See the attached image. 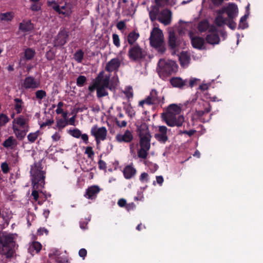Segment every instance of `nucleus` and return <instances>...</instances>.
<instances>
[{
    "mask_svg": "<svg viewBox=\"0 0 263 263\" xmlns=\"http://www.w3.org/2000/svg\"><path fill=\"white\" fill-rule=\"evenodd\" d=\"M39 133H30L27 136L28 140L31 143L34 142L39 136Z\"/></svg>",
    "mask_w": 263,
    "mask_h": 263,
    "instance_id": "nucleus-45",
    "label": "nucleus"
},
{
    "mask_svg": "<svg viewBox=\"0 0 263 263\" xmlns=\"http://www.w3.org/2000/svg\"><path fill=\"white\" fill-rule=\"evenodd\" d=\"M14 16L12 12H7L0 14V22H8L11 21Z\"/></svg>",
    "mask_w": 263,
    "mask_h": 263,
    "instance_id": "nucleus-26",
    "label": "nucleus"
},
{
    "mask_svg": "<svg viewBox=\"0 0 263 263\" xmlns=\"http://www.w3.org/2000/svg\"><path fill=\"white\" fill-rule=\"evenodd\" d=\"M160 22L166 26L171 24L172 21V12L168 9H164L158 15Z\"/></svg>",
    "mask_w": 263,
    "mask_h": 263,
    "instance_id": "nucleus-14",
    "label": "nucleus"
},
{
    "mask_svg": "<svg viewBox=\"0 0 263 263\" xmlns=\"http://www.w3.org/2000/svg\"><path fill=\"white\" fill-rule=\"evenodd\" d=\"M84 52L82 50L77 51L73 55V58L78 63H81L84 58Z\"/></svg>",
    "mask_w": 263,
    "mask_h": 263,
    "instance_id": "nucleus-34",
    "label": "nucleus"
},
{
    "mask_svg": "<svg viewBox=\"0 0 263 263\" xmlns=\"http://www.w3.org/2000/svg\"><path fill=\"white\" fill-rule=\"evenodd\" d=\"M199 81V79L195 78H191V79H190V80H187V82H189V86L192 87L197 85V82Z\"/></svg>",
    "mask_w": 263,
    "mask_h": 263,
    "instance_id": "nucleus-53",
    "label": "nucleus"
},
{
    "mask_svg": "<svg viewBox=\"0 0 263 263\" xmlns=\"http://www.w3.org/2000/svg\"><path fill=\"white\" fill-rule=\"evenodd\" d=\"M112 40L114 44L117 47L120 46V42L119 35L117 34H112Z\"/></svg>",
    "mask_w": 263,
    "mask_h": 263,
    "instance_id": "nucleus-48",
    "label": "nucleus"
},
{
    "mask_svg": "<svg viewBox=\"0 0 263 263\" xmlns=\"http://www.w3.org/2000/svg\"><path fill=\"white\" fill-rule=\"evenodd\" d=\"M181 110V106L171 104L166 111L162 114V118L170 126H180L184 122V117L180 115Z\"/></svg>",
    "mask_w": 263,
    "mask_h": 263,
    "instance_id": "nucleus-2",
    "label": "nucleus"
},
{
    "mask_svg": "<svg viewBox=\"0 0 263 263\" xmlns=\"http://www.w3.org/2000/svg\"><path fill=\"white\" fill-rule=\"evenodd\" d=\"M137 173L136 169L133 166V164L126 165L123 170L124 177L126 179L133 178Z\"/></svg>",
    "mask_w": 263,
    "mask_h": 263,
    "instance_id": "nucleus-17",
    "label": "nucleus"
},
{
    "mask_svg": "<svg viewBox=\"0 0 263 263\" xmlns=\"http://www.w3.org/2000/svg\"><path fill=\"white\" fill-rule=\"evenodd\" d=\"M159 9L157 7H155L153 8L152 10L149 12V17L152 21H155L158 18Z\"/></svg>",
    "mask_w": 263,
    "mask_h": 263,
    "instance_id": "nucleus-35",
    "label": "nucleus"
},
{
    "mask_svg": "<svg viewBox=\"0 0 263 263\" xmlns=\"http://www.w3.org/2000/svg\"><path fill=\"white\" fill-rule=\"evenodd\" d=\"M40 81L32 77H27L24 80L22 87L25 89H35L40 87Z\"/></svg>",
    "mask_w": 263,
    "mask_h": 263,
    "instance_id": "nucleus-11",
    "label": "nucleus"
},
{
    "mask_svg": "<svg viewBox=\"0 0 263 263\" xmlns=\"http://www.w3.org/2000/svg\"><path fill=\"white\" fill-rule=\"evenodd\" d=\"M222 13L226 12L229 18L234 19L238 14V9L236 5L234 3H230L225 7H223L222 10Z\"/></svg>",
    "mask_w": 263,
    "mask_h": 263,
    "instance_id": "nucleus-12",
    "label": "nucleus"
},
{
    "mask_svg": "<svg viewBox=\"0 0 263 263\" xmlns=\"http://www.w3.org/2000/svg\"><path fill=\"white\" fill-rule=\"evenodd\" d=\"M148 175L147 173H142L140 177H139V180L141 182H147L148 181Z\"/></svg>",
    "mask_w": 263,
    "mask_h": 263,
    "instance_id": "nucleus-58",
    "label": "nucleus"
},
{
    "mask_svg": "<svg viewBox=\"0 0 263 263\" xmlns=\"http://www.w3.org/2000/svg\"><path fill=\"white\" fill-rule=\"evenodd\" d=\"M48 230L45 228H40L37 230V235H43L44 233H45L46 235L48 234Z\"/></svg>",
    "mask_w": 263,
    "mask_h": 263,
    "instance_id": "nucleus-60",
    "label": "nucleus"
},
{
    "mask_svg": "<svg viewBox=\"0 0 263 263\" xmlns=\"http://www.w3.org/2000/svg\"><path fill=\"white\" fill-rule=\"evenodd\" d=\"M68 124V122L67 120L65 119H60L57 121V126L58 127L59 129H62L64 127H65Z\"/></svg>",
    "mask_w": 263,
    "mask_h": 263,
    "instance_id": "nucleus-46",
    "label": "nucleus"
},
{
    "mask_svg": "<svg viewBox=\"0 0 263 263\" xmlns=\"http://www.w3.org/2000/svg\"><path fill=\"white\" fill-rule=\"evenodd\" d=\"M179 59L181 65L183 67H186L190 63V57L186 52H182L179 56Z\"/></svg>",
    "mask_w": 263,
    "mask_h": 263,
    "instance_id": "nucleus-25",
    "label": "nucleus"
},
{
    "mask_svg": "<svg viewBox=\"0 0 263 263\" xmlns=\"http://www.w3.org/2000/svg\"><path fill=\"white\" fill-rule=\"evenodd\" d=\"M17 140L12 136L9 137L3 143L4 147L7 149H13L17 146Z\"/></svg>",
    "mask_w": 263,
    "mask_h": 263,
    "instance_id": "nucleus-22",
    "label": "nucleus"
},
{
    "mask_svg": "<svg viewBox=\"0 0 263 263\" xmlns=\"http://www.w3.org/2000/svg\"><path fill=\"white\" fill-rule=\"evenodd\" d=\"M226 24H227L229 27L232 30L235 29L236 27V24L233 21V19L228 18Z\"/></svg>",
    "mask_w": 263,
    "mask_h": 263,
    "instance_id": "nucleus-49",
    "label": "nucleus"
},
{
    "mask_svg": "<svg viewBox=\"0 0 263 263\" xmlns=\"http://www.w3.org/2000/svg\"><path fill=\"white\" fill-rule=\"evenodd\" d=\"M139 36V34L138 33L136 32L135 31H133L130 32L127 37L128 42L129 44L132 45H134L133 44L136 42V41L138 39Z\"/></svg>",
    "mask_w": 263,
    "mask_h": 263,
    "instance_id": "nucleus-30",
    "label": "nucleus"
},
{
    "mask_svg": "<svg viewBox=\"0 0 263 263\" xmlns=\"http://www.w3.org/2000/svg\"><path fill=\"white\" fill-rule=\"evenodd\" d=\"M223 13L221 10L219 11L218 15L215 20L216 24L219 26H221L227 23L228 18H225L222 16Z\"/></svg>",
    "mask_w": 263,
    "mask_h": 263,
    "instance_id": "nucleus-31",
    "label": "nucleus"
},
{
    "mask_svg": "<svg viewBox=\"0 0 263 263\" xmlns=\"http://www.w3.org/2000/svg\"><path fill=\"white\" fill-rule=\"evenodd\" d=\"M32 247L36 251V253H39L42 249V245L40 242L35 241L32 244Z\"/></svg>",
    "mask_w": 263,
    "mask_h": 263,
    "instance_id": "nucleus-55",
    "label": "nucleus"
},
{
    "mask_svg": "<svg viewBox=\"0 0 263 263\" xmlns=\"http://www.w3.org/2000/svg\"><path fill=\"white\" fill-rule=\"evenodd\" d=\"M79 255L81 257L83 258V259H84L87 255L86 250L84 248L81 249L79 251Z\"/></svg>",
    "mask_w": 263,
    "mask_h": 263,
    "instance_id": "nucleus-61",
    "label": "nucleus"
},
{
    "mask_svg": "<svg viewBox=\"0 0 263 263\" xmlns=\"http://www.w3.org/2000/svg\"><path fill=\"white\" fill-rule=\"evenodd\" d=\"M149 150H146V149L140 147V148L138 151V157L142 159H146L147 158L148 153L147 152Z\"/></svg>",
    "mask_w": 263,
    "mask_h": 263,
    "instance_id": "nucleus-38",
    "label": "nucleus"
},
{
    "mask_svg": "<svg viewBox=\"0 0 263 263\" xmlns=\"http://www.w3.org/2000/svg\"><path fill=\"white\" fill-rule=\"evenodd\" d=\"M120 65L119 59L115 58L111 60L106 66V70L108 71H113L118 69Z\"/></svg>",
    "mask_w": 263,
    "mask_h": 263,
    "instance_id": "nucleus-20",
    "label": "nucleus"
},
{
    "mask_svg": "<svg viewBox=\"0 0 263 263\" xmlns=\"http://www.w3.org/2000/svg\"><path fill=\"white\" fill-rule=\"evenodd\" d=\"M125 27V23L124 21H120L117 25V27L119 30L123 29Z\"/></svg>",
    "mask_w": 263,
    "mask_h": 263,
    "instance_id": "nucleus-63",
    "label": "nucleus"
},
{
    "mask_svg": "<svg viewBox=\"0 0 263 263\" xmlns=\"http://www.w3.org/2000/svg\"><path fill=\"white\" fill-rule=\"evenodd\" d=\"M196 100V98H192L191 100L190 99L184 103V105L186 107L192 108L195 104Z\"/></svg>",
    "mask_w": 263,
    "mask_h": 263,
    "instance_id": "nucleus-51",
    "label": "nucleus"
},
{
    "mask_svg": "<svg viewBox=\"0 0 263 263\" xmlns=\"http://www.w3.org/2000/svg\"><path fill=\"white\" fill-rule=\"evenodd\" d=\"M211 110V106L209 103L203 101H200L195 107L194 115L197 118H200L205 114L209 113Z\"/></svg>",
    "mask_w": 263,
    "mask_h": 263,
    "instance_id": "nucleus-9",
    "label": "nucleus"
},
{
    "mask_svg": "<svg viewBox=\"0 0 263 263\" xmlns=\"http://www.w3.org/2000/svg\"><path fill=\"white\" fill-rule=\"evenodd\" d=\"M8 121L9 118L6 115L4 114L0 115V125L5 124L6 123L8 122Z\"/></svg>",
    "mask_w": 263,
    "mask_h": 263,
    "instance_id": "nucleus-50",
    "label": "nucleus"
},
{
    "mask_svg": "<svg viewBox=\"0 0 263 263\" xmlns=\"http://www.w3.org/2000/svg\"><path fill=\"white\" fill-rule=\"evenodd\" d=\"M60 255L59 251L56 249H54L51 251V252L49 253L48 256L50 258H52L55 256V258L58 257L57 256Z\"/></svg>",
    "mask_w": 263,
    "mask_h": 263,
    "instance_id": "nucleus-57",
    "label": "nucleus"
},
{
    "mask_svg": "<svg viewBox=\"0 0 263 263\" xmlns=\"http://www.w3.org/2000/svg\"><path fill=\"white\" fill-rule=\"evenodd\" d=\"M116 139L119 143H129L133 140V136L132 133H119Z\"/></svg>",
    "mask_w": 263,
    "mask_h": 263,
    "instance_id": "nucleus-16",
    "label": "nucleus"
},
{
    "mask_svg": "<svg viewBox=\"0 0 263 263\" xmlns=\"http://www.w3.org/2000/svg\"><path fill=\"white\" fill-rule=\"evenodd\" d=\"M145 164L149 168L152 173L155 172L159 168L157 164L149 162L148 163L145 162Z\"/></svg>",
    "mask_w": 263,
    "mask_h": 263,
    "instance_id": "nucleus-43",
    "label": "nucleus"
},
{
    "mask_svg": "<svg viewBox=\"0 0 263 263\" xmlns=\"http://www.w3.org/2000/svg\"><path fill=\"white\" fill-rule=\"evenodd\" d=\"M99 168L101 170L106 171L107 168L106 163L103 160L100 159L98 162Z\"/></svg>",
    "mask_w": 263,
    "mask_h": 263,
    "instance_id": "nucleus-56",
    "label": "nucleus"
},
{
    "mask_svg": "<svg viewBox=\"0 0 263 263\" xmlns=\"http://www.w3.org/2000/svg\"><path fill=\"white\" fill-rule=\"evenodd\" d=\"M1 168L3 172L5 174H7L9 171V167L7 162H5L2 163L1 164Z\"/></svg>",
    "mask_w": 263,
    "mask_h": 263,
    "instance_id": "nucleus-54",
    "label": "nucleus"
},
{
    "mask_svg": "<svg viewBox=\"0 0 263 263\" xmlns=\"http://www.w3.org/2000/svg\"><path fill=\"white\" fill-rule=\"evenodd\" d=\"M15 245L12 234L3 233L0 235V254L5 255L7 258L13 256Z\"/></svg>",
    "mask_w": 263,
    "mask_h": 263,
    "instance_id": "nucleus-3",
    "label": "nucleus"
},
{
    "mask_svg": "<svg viewBox=\"0 0 263 263\" xmlns=\"http://www.w3.org/2000/svg\"><path fill=\"white\" fill-rule=\"evenodd\" d=\"M191 37L192 44L194 48L199 49L203 48L204 40L203 38L200 37Z\"/></svg>",
    "mask_w": 263,
    "mask_h": 263,
    "instance_id": "nucleus-23",
    "label": "nucleus"
},
{
    "mask_svg": "<svg viewBox=\"0 0 263 263\" xmlns=\"http://www.w3.org/2000/svg\"><path fill=\"white\" fill-rule=\"evenodd\" d=\"M170 83L174 87L181 88L187 85V80H183L179 77H174L170 80Z\"/></svg>",
    "mask_w": 263,
    "mask_h": 263,
    "instance_id": "nucleus-21",
    "label": "nucleus"
},
{
    "mask_svg": "<svg viewBox=\"0 0 263 263\" xmlns=\"http://www.w3.org/2000/svg\"><path fill=\"white\" fill-rule=\"evenodd\" d=\"M123 93L125 95L127 99L132 98L133 96V93L132 88L130 87H126L124 90L123 91Z\"/></svg>",
    "mask_w": 263,
    "mask_h": 263,
    "instance_id": "nucleus-41",
    "label": "nucleus"
},
{
    "mask_svg": "<svg viewBox=\"0 0 263 263\" xmlns=\"http://www.w3.org/2000/svg\"><path fill=\"white\" fill-rule=\"evenodd\" d=\"M43 167L39 163H34L31 166L30 175L33 190L31 195L35 201L39 198L37 190L42 189L45 184V173L42 170Z\"/></svg>",
    "mask_w": 263,
    "mask_h": 263,
    "instance_id": "nucleus-1",
    "label": "nucleus"
},
{
    "mask_svg": "<svg viewBox=\"0 0 263 263\" xmlns=\"http://www.w3.org/2000/svg\"><path fill=\"white\" fill-rule=\"evenodd\" d=\"M27 120L22 117H20L14 120L13 122V128L14 132H25L28 130Z\"/></svg>",
    "mask_w": 263,
    "mask_h": 263,
    "instance_id": "nucleus-10",
    "label": "nucleus"
},
{
    "mask_svg": "<svg viewBox=\"0 0 263 263\" xmlns=\"http://www.w3.org/2000/svg\"><path fill=\"white\" fill-rule=\"evenodd\" d=\"M109 79L110 76H103L101 73L97 78V94L98 97L101 98L108 95L107 89L109 88L111 90L112 87H115L118 85L119 82L118 78H113V79L115 80V83L111 84V86L109 85Z\"/></svg>",
    "mask_w": 263,
    "mask_h": 263,
    "instance_id": "nucleus-4",
    "label": "nucleus"
},
{
    "mask_svg": "<svg viewBox=\"0 0 263 263\" xmlns=\"http://www.w3.org/2000/svg\"><path fill=\"white\" fill-rule=\"evenodd\" d=\"M209 26V23L206 21H202L199 23V31L200 32H204L208 28Z\"/></svg>",
    "mask_w": 263,
    "mask_h": 263,
    "instance_id": "nucleus-37",
    "label": "nucleus"
},
{
    "mask_svg": "<svg viewBox=\"0 0 263 263\" xmlns=\"http://www.w3.org/2000/svg\"><path fill=\"white\" fill-rule=\"evenodd\" d=\"M35 54V51L32 49L28 48L25 51V58L26 60L32 59Z\"/></svg>",
    "mask_w": 263,
    "mask_h": 263,
    "instance_id": "nucleus-36",
    "label": "nucleus"
},
{
    "mask_svg": "<svg viewBox=\"0 0 263 263\" xmlns=\"http://www.w3.org/2000/svg\"><path fill=\"white\" fill-rule=\"evenodd\" d=\"M151 45L158 52L163 53L165 50L164 38L162 31L158 27H155L151 32L149 37Z\"/></svg>",
    "mask_w": 263,
    "mask_h": 263,
    "instance_id": "nucleus-6",
    "label": "nucleus"
},
{
    "mask_svg": "<svg viewBox=\"0 0 263 263\" xmlns=\"http://www.w3.org/2000/svg\"><path fill=\"white\" fill-rule=\"evenodd\" d=\"M91 135L95 138L97 144L98 145L101 141L106 139L107 133H91Z\"/></svg>",
    "mask_w": 263,
    "mask_h": 263,
    "instance_id": "nucleus-28",
    "label": "nucleus"
},
{
    "mask_svg": "<svg viewBox=\"0 0 263 263\" xmlns=\"http://www.w3.org/2000/svg\"><path fill=\"white\" fill-rule=\"evenodd\" d=\"M206 42L212 45L218 44L220 39L217 31H212L209 32L206 37Z\"/></svg>",
    "mask_w": 263,
    "mask_h": 263,
    "instance_id": "nucleus-18",
    "label": "nucleus"
},
{
    "mask_svg": "<svg viewBox=\"0 0 263 263\" xmlns=\"http://www.w3.org/2000/svg\"><path fill=\"white\" fill-rule=\"evenodd\" d=\"M128 55L129 59L132 61H139L145 57L144 51L138 45L130 46Z\"/></svg>",
    "mask_w": 263,
    "mask_h": 263,
    "instance_id": "nucleus-7",
    "label": "nucleus"
},
{
    "mask_svg": "<svg viewBox=\"0 0 263 263\" xmlns=\"http://www.w3.org/2000/svg\"><path fill=\"white\" fill-rule=\"evenodd\" d=\"M86 81V78L84 76H79L77 80V84L78 86L82 87L83 86Z\"/></svg>",
    "mask_w": 263,
    "mask_h": 263,
    "instance_id": "nucleus-44",
    "label": "nucleus"
},
{
    "mask_svg": "<svg viewBox=\"0 0 263 263\" xmlns=\"http://www.w3.org/2000/svg\"><path fill=\"white\" fill-rule=\"evenodd\" d=\"M248 17V12L245 14L243 16L240 18L238 28L244 29L248 27L249 25L247 22V20Z\"/></svg>",
    "mask_w": 263,
    "mask_h": 263,
    "instance_id": "nucleus-32",
    "label": "nucleus"
},
{
    "mask_svg": "<svg viewBox=\"0 0 263 263\" xmlns=\"http://www.w3.org/2000/svg\"><path fill=\"white\" fill-rule=\"evenodd\" d=\"M156 139L161 143H164L167 140L168 138L166 135V133H160L155 134Z\"/></svg>",
    "mask_w": 263,
    "mask_h": 263,
    "instance_id": "nucleus-33",
    "label": "nucleus"
},
{
    "mask_svg": "<svg viewBox=\"0 0 263 263\" xmlns=\"http://www.w3.org/2000/svg\"><path fill=\"white\" fill-rule=\"evenodd\" d=\"M163 97L162 99L158 96L157 92L155 90H152L149 95L144 100L139 102V105L143 107L144 104L151 105L154 104L163 103Z\"/></svg>",
    "mask_w": 263,
    "mask_h": 263,
    "instance_id": "nucleus-8",
    "label": "nucleus"
},
{
    "mask_svg": "<svg viewBox=\"0 0 263 263\" xmlns=\"http://www.w3.org/2000/svg\"><path fill=\"white\" fill-rule=\"evenodd\" d=\"M47 5L48 6L52 7L57 12L59 10L60 5H59L55 1H48Z\"/></svg>",
    "mask_w": 263,
    "mask_h": 263,
    "instance_id": "nucleus-40",
    "label": "nucleus"
},
{
    "mask_svg": "<svg viewBox=\"0 0 263 263\" xmlns=\"http://www.w3.org/2000/svg\"><path fill=\"white\" fill-rule=\"evenodd\" d=\"M178 69V66L174 61L168 59H160L158 64L157 69L158 74L162 79L176 72Z\"/></svg>",
    "mask_w": 263,
    "mask_h": 263,
    "instance_id": "nucleus-5",
    "label": "nucleus"
},
{
    "mask_svg": "<svg viewBox=\"0 0 263 263\" xmlns=\"http://www.w3.org/2000/svg\"><path fill=\"white\" fill-rule=\"evenodd\" d=\"M46 96V93L43 90H39L35 92V97L37 99L41 100Z\"/></svg>",
    "mask_w": 263,
    "mask_h": 263,
    "instance_id": "nucleus-42",
    "label": "nucleus"
},
{
    "mask_svg": "<svg viewBox=\"0 0 263 263\" xmlns=\"http://www.w3.org/2000/svg\"><path fill=\"white\" fill-rule=\"evenodd\" d=\"M54 259L57 263H69L68 259L65 257H58L54 258Z\"/></svg>",
    "mask_w": 263,
    "mask_h": 263,
    "instance_id": "nucleus-59",
    "label": "nucleus"
},
{
    "mask_svg": "<svg viewBox=\"0 0 263 263\" xmlns=\"http://www.w3.org/2000/svg\"><path fill=\"white\" fill-rule=\"evenodd\" d=\"M85 153L87 155L89 158L91 159L94 156V152L91 146H88L86 148Z\"/></svg>",
    "mask_w": 263,
    "mask_h": 263,
    "instance_id": "nucleus-47",
    "label": "nucleus"
},
{
    "mask_svg": "<svg viewBox=\"0 0 263 263\" xmlns=\"http://www.w3.org/2000/svg\"><path fill=\"white\" fill-rule=\"evenodd\" d=\"M101 189L98 185H92L87 188L84 196L89 199H94L97 197Z\"/></svg>",
    "mask_w": 263,
    "mask_h": 263,
    "instance_id": "nucleus-15",
    "label": "nucleus"
},
{
    "mask_svg": "<svg viewBox=\"0 0 263 263\" xmlns=\"http://www.w3.org/2000/svg\"><path fill=\"white\" fill-rule=\"evenodd\" d=\"M178 41L173 31L169 32V45L172 48H175L178 46Z\"/></svg>",
    "mask_w": 263,
    "mask_h": 263,
    "instance_id": "nucleus-29",
    "label": "nucleus"
},
{
    "mask_svg": "<svg viewBox=\"0 0 263 263\" xmlns=\"http://www.w3.org/2000/svg\"><path fill=\"white\" fill-rule=\"evenodd\" d=\"M156 4L160 7H163L170 4V0H155Z\"/></svg>",
    "mask_w": 263,
    "mask_h": 263,
    "instance_id": "nucleus-52",
    "label": "nucleus"
},
{
    "mask_svg": "<svg viewBox=\"0 0 263 263\" xmlns=\"http://www.w3.org/2000/svg\"><path fill=\"white\" fill-rule=\"evenodd\" d=\"M135 207V205L133 202L126 204L125 208L127 211H130L134 210Z\"/></svg>",
    "mask_w": 263,
    "mask_h": 263,
    "instance_id": "nucleus-64",
    "label": "nucleus"
},
{
    "mask_svg": "<svg viewBox=\"0 0 263 263\" xmlns=\"http://www.w3.org/2000/svg\"><path fill=\"white\" fill-rule=\"evenodd\" d=\"M118 204L119 206L123 208L125 207L126 204V201L123 198L120 199L118 201Z\"/></svg>",
    "mask_w": 263,
    "mask_h": 263,
    "instance_id": "nucleus-62",
    "label": "nucleus"
},
{
    "mask_svg": "<svg viewBox=\"0 0 263 263\" xmlns=\"http://www.w3.org/2000/svg\"><path fill=\"white\" fill-rule=\"evenodd\" d=\"M72 12V5L70 3H65L63 6L59 7V10L58 12L63 14L66 16L69 15Z\"/></svg>",
    "mask_w": 263,
    "mask_h": 263,
    "instance_id": "nucleus-24",
    "label": "nucleus"
},
{
    "mask_svg": "<svg viewBox=\"0 0 263 263\" xmlns=\"http://www.w3.org/2000/svg\"><path fill=\"white\" fill-rule=\"evenodd\" d=\"M16 104L15 105V109L17 113L19 114L20 113L22 110V100L19 99H15L14 100Z\"/></svg>",
    "mask_w": 263,
    "mask_h": 263,
    "instance_id": "nucleus-39",
    "label": "nucleus"
},
{
    "mask_svg": "<svg viewBox=\"0 0 263 263\" xmlns=\"http://www.w3.org/2000/svg\"><path fill=\"white\" fill-rule=\"evenodd\" d=\"M33 28V25L29 21H23L20 24V30L23 31H28Z\"/></svg>",
    "mask_w": 263,
    "mask_h": 263,
    "instance_id": "nucleus-27",
    "label": "nucleus"
},
{
    "mask_svg": "<svg viewBox=\"0 0 263 263\" xmlns=\"http://www.w3.org/2000/svg\"><path fill=\"white\" fill-rule=\"evenodd\" d=\"M140 138V147L144 148L146 150H149L151 147V135L150 133H139V135Z\"/></svg>",
    "mask_w": 263,
    "mask_h": 263,
    "instance_id": "nucleus-13",
    "label": "nucleus"
},
{
    "mask_svg": "<svg viewBox=\"0 0 263 263\" xmlns=\"http://www.w3.org/2000/svg\"><path fill=\"white\" fill-rule=\"evenodd\" d=\"M68 36V32L66 30L60 31L57 36L55 44L60 46L64 45L67 41Z\"/></svg>",
    "mask_w": 263,
    "mask_h": 263,
    "instance_id": "nucleus-19",
    "label": "nucleus"
}]
</instances>
